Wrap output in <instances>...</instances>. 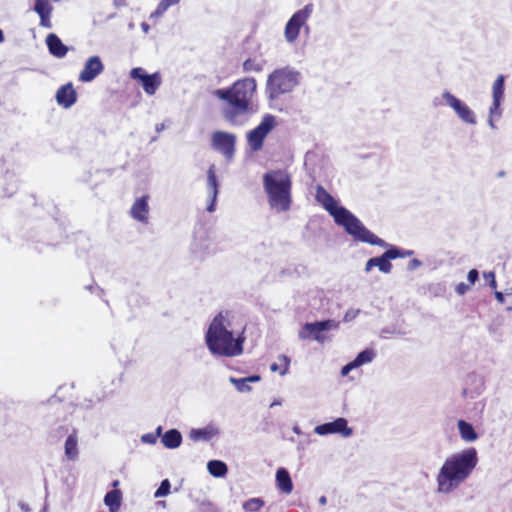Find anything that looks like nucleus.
I'll return each mask as SVG.
<instances>
[{
    "mask_svg": "<svg viewBox=\"0 0 512 512\" xmlns=\"http://www.w3.org/2000/svg\"><path fill=\"white\" fill-rule=\"evenodd\" d=\"M479 462L474 447L448 455L435 474L436 492L449 495L460 488L473 474Z\"/></svg>",
    "mask_w": 512,
    "mask_h": 512,
    "instance_id": "nucleus-1",
    "label": "nucleus"
},
{
    "mask_svg": "<svg viewBox=\"0 0 512 512\" xmlns=\"http://www.w3.org/2000/svg\"><path fill=\"white\" fill-rule=\"evenodd\" d=\"M316 201L333 217L338 226L344 228L355 241L386 247L384 240L368 230L362 222L348 209L338 204L337 200L322 186L316 187Z\"/></svg>",
    "mask_w": 512,
    "mask_h": 512,
    "instance_id": "nucleus-2",
    "label": "nucleus"
},
{
    "mask_svg": "<svg viewBox=\"0 0 512 512\" xmlns=\"http://www.w3.org/2000/svg\"><path fill=\"white\" fill-rule=\"evenodd\" d=\"M256 89V80L247 77L237 80L228 89L215 90L213 95L227 102L223 110L225 119L232 125H243L252 113L251 102Z\"/></svg>",
    "mask_w": 512,
    "mask_h": 512,
    "instance_id": "nucleus-3",
    "label": "nucleus"
},
{
    "mask_svg": "<svg viewBox=\"0 0 512 512\" xmlns=\"http://www.w3.org/2000/svg\"><path fill=\"white\" fill-rule=\"evenodd\" d=\"M232 314L228 311L218 313L210 323L205 341L214 355L235 357L243 352L244 337L232 329Z\"/></svg>",
    "mask_w": 512,
    "mask_h": 512,
    "instance_id": "nucleus-4",
    "label": "nucleus"
},
{
    "mask_svg": "<svg viewBox=\"0 0 512 512\" xmlns=\"http://www.w3.org/2000/svg\"><path fill=\"white\" fill-rule=\"evenodd\" d=\"M268 204L276 212H286L291 206V178L284 170H273L263 176Z\"/></svg>",
    "mask_w": 512,
    "mask_h": 512,
    "instance_id": "nucleus-5",
    "label": "nucleus"
},
{
    "mask_svg": "<svg viewBox=\"0 0 512 512\" xmlns=\"http://www.w3.org/2000/svg\"><path fill=\"white\" fill-rule=\"evenodd\" d=\"M301 74L291 67L274 70L267 78L266 92L270 99L292 92L300 83Z\"/></svg>",
    "mask_w": 512,
    "mask_h": 512,
    "instance_id": "nucleus-6",
    "label": "nucleus"
},
{
    "mask_svg": "<svg viewBox=\"0 0 512 512\" xmlns=\"http://www.w3.org/2000/svg\"><path fill=\"white\" fill-rule=\"evenodd\" d=\"M276 126V118L266 114L260 124L246 134L247 144L251 151L257 152L262 149L264 140Z\"/></svg>",
    "mask_w": 512,
    "mask_h": 512,
    "instance_id": "nucleus-7",
    "label": "nucleus"
},
{
    "mask_svg": "<svg viewBox=\"0 0 512 512\" xmlns=\"http://www.w3.org/2000/svg\"><path fill=\"white\" fill-rule=\"evenodd\" d=\"M312 13V5L308 4L304 8L296 11L292 17L288 20L284 29V37L287 43L293 44L296 42L300 29L305 27L308 29L306 25L309 17Z\"/></svg>",
    "mask_w": 512,
    "mask_h": 512,
    "instance_id": "nucleus-8",
    "label": "nucleus"
},
{
    "mask_svg": "<svg viewBox=\"0 0 512 512\" xmlns=\"http://www.w3.org/2000/svg\"><path fill=\"white\" fill-rule=\"evenodd\" d=\"M445 104L453 110L457 118L464 124L474 126L477 124L476 113L462 100L449 91L442 93Z\"/></svg>",
    "mask_w": 512,
    "mask_h": 512,
    "instance_id": "nucleus-9",
    "label": "nucleus"
},
{
    "mask_svg": "<svg viewBox=\"0 0 512 512\" xmlns=\"http://www.w3.org/2000/svg\"><path fill=\"white\" fill-rule=\"evenodd\" d=\"M129 76L141 85L148 96H153L162 84V76L159 72L148 74L142 67L132 68Z\"/></svg>",
    "mask_w": 512,
    "mask_h": 512,
    "instance_id": "nucleus-10",
    "label": "nucleus"
},
{
    "mask_svg": "<svg viewBox=\"0 0 512 512\" xmlns=\"http://www.w3.org/2000/svg\"><path fill=\"white\" fill-rule=\"evenodd\" d=\"M338 323L334 320H325L314 323H306L299 332L300 339H313L319 343H324L328 338L325 332L338 328Z\"/></svg>",
    "mask_w": 512,
    "mask_h": 512,
    "instance_id": "nucleus-11",
    "label": "nucleus"
},
{
    "mask_svg": "<svg viewBox=\"0 0 512 512\" xmlns=\"http://www.w3.org/2000/svg\"><path fill=\"white\" fill-rule=\"evenodd\" d=\"M212 147L230 160L234 156L236 136L232 133L217 131L212 135Z\"/></svg>",
    "mask_w": 512,
    "mask_h": 512,
    "instance_id": "nucleus-12",
    "label": "nucleus"
},
{
    "mask_svg": "<svg viewBox=\"0 0 512 512\" xmlns=\"http://www.w3.org/2000/svg\"><path fill=\"white\" fill-rule=\"evenodd\" d=\"M314 432L319 436L339 434L345 438L350 437L353 434L352 428L348 426L347 420L343 417H339L332 422L316 426L314 428Z\"/></svg>",
    "mask_w": 512,
    "mask_h": 512,
    "instance_id": "nucleus-13",
    "label": "nucleus"
},
{
    "mask_svg": "<svg viewBox=\"0 0 512 512\" xmlns=\"http://www.w3.org/2000/svg\"><path fill=\"white\" fill-rule=\"evenodd\" d=\"M104 71V64L98 55L89 57L79 73L78 79L83 83L92 82Z\"/></svg>",
    "mask_w": 512,
    "mask_h": 512,
    "instance_id": "nucleus-14",
    "label": "nucleus"
},
{
    "mask_svg": "<svg viewBox=\"0 0 512 512\" xmlns=\"http://www.w3.org/2000/svg\"><path fill=\"white\" fill-rule=\"evenodd\" d=\"M149 197L143 195L137 198L131 208L130 216L137 222L147 225L149 223Z\"/></svg>",
    "mask_w": 512,
    "mask_h": 512,
    "instance_id": "nucleus-15",
    "label": "nucleus"
},
{
    "mask_svg": "<svg viewBox=\"0 0 512 512\" xmlns=\"http://www.w3.org/2000/svg\"><path fill=\"white\" fill-rule=\"evenodd\" d=\"M395 254H392L390 247L379 257L370 258L365 264V272H370L373 267H377L379 271L389 274L392 270L391 260L396 259Z\"/></svg>",
    "mask_w": 512,
    "mask_h": 512,
    "instance_id": "nucleus-16",
    "label": "nucleus"
},
{
    "mask_svg": "<svg viewBox=\"0 0 512 512\" xmlns=\"http://www.w3.org/2000/svg\"><path fill=\"white\" fill-rule=\"evenodd\" d=\"M207 191L210 198L207 211L213 212L215 210V204L218 196V181L214 165H211L207 171Z\"/></svg>",
    "mask_w": 512,
    "mask_h": 512,
    "instance_id": "nucleus-17",
    "label": "nucleus"
},
{
    "mask_svg": "<svg viewBox=\"0 0 512 512\" xmlns=\"http://www.w3.org/2000/svg\"><path fill=\"white\" fill-rule=\"evenodd\" d=\"M76 99L77 94L72 83L61 86L56 92V101L64 108L71 107L76 102Z\"/></svg>",
    "mask_w": 512,
    "mask_h": 512,
    "instance_id": "nucleus-18",
    "label": "nucleus"
},
{
    "mask_svg": "<svg viewBox=\"0 0 512 512\" xmlns=\"http://www.w3.org/2000/svg\"><path fill=\"white\" fill-rule=\"evenodd\" d=\"M34 11L40 17V25L45 28H51V13L53 7L48 0H35Z\"/></svg>",
    "mask_w": 512,
    "mask_h": 512,
    "instance_id": "nucleus-19",
    "label": "nucleus"
},
{
    "mask_svg": "<svg viewBox=\"0 0 512 512\" xmlns=\"http://www.w3.org/2000/svg\"><path fill=\"white\" fill-rule=\"evenodd\" d=\"M46 44L49 52L57 58H63L68 52V47L63 44L61 39L56 34H49L46 37Z\"/></svg>",
    "mask_w": 512,
    "mask_h": 512,
    "instance_id": "nucleus-20",
    "label": "nucleus"
},
{
    "mask_svg": "<svg viewBox=\"0 0 512 512\" xmlns=\"http://www.w3.org/2000/svg\"><path fill=\"white\" fill-rule=\"evenodd\" d=\"M278 490L286 495L293 491V482L289 472L285 468H278L275 475Z\"/></svg>",
    "mask_w": 512,
    "mask_h": 512,
    "instance_id": "nucleus-21",
    "label": "nucleus"
},
{
    "mask_svg": "<svg viewBox=\"0 0 512 512\" xmlns=\"http://www.w3.org/2000/svg\"><path fill=\"white\" fill-rule=\"evenodd\" d=\"M457 428L460 435V438L465 443H472L478 439V434L476 433L473 425L465 420L457 421Z\"/></svg>",
    "mask_w": 512,
    "mask_h": 512,
    "instance_id": "nucleus-22",
    "label": "nucleus"
},
{
    "mask_svg": "<svg viewBox=\"0 0 512 512\" xmlns=\"http://www.w3.org/2000/svg\"><path fill=\"white\" fill-rule=\"evenodd\" d=\"M219 434V430L213 425H208L201 429H192L189 437L193 441H209Z\"/></svg>",
    "mask_w": 512,
    "mask_h": 512,
    "instance_id": "nucleus-23",
    "label": "nucleus"
},
{
    "mask_svg": "<svg viewBox=\"0 0 512 512\" xmlns=\"http://www.w3.org/2000/svg\"><path fill=\"white\" fill-rule=\"evenodd\" d=\"M259 375H252L245 378H234L230 377L229 382L233 384L236 390L240 393H248L251 391L250 383H256L260 381Z\"/></svg>",
    "mask_w": 512,
    "mask_h": 512,
    "instance_id": "nucleus-24",
    "label": "nucleus"
},
{
    "mask_svg": "<svg viewBox=\"0 0 512 512\" xmlns=\"http://www.w3.org/2000/svg\"><path fill=\"white\" fill-rule=\"evenodd\" d=\"M161 442L167 449H176L182 443V435L177 429H170L162 435Z\"/></svg>",
    "mask_w": 512,
    "mask_h": 512,
    "instance_id": "nucleus-25",
    "label": "nucleus"
},
{
    "mask_svg": "<svg viewBox=\"0 0 512 512\" xmlns=\"http://www.w3.org/2000/svg\"><path fill=\"white\" fill-rule=\"evenodd\" d=\"M121 501L122 493L117 489L109 491L104 497V504L108 507L109 512H118L121 507Z\"/></svg>",
    "mask_w": 512,
    "mask_h": 512,
    "instance_id": "nucleus-26",
    "label": "nucleus"
},
{
    "mask_svg": "<svg viewBox=\"0 0 512 512\" xmlns=\"http://www.w3.org/2000/svg\"><path fill=\"white\" fill-rule=\"evenodd\" d=\"M64 450L67 459L75 461L78 458V440L75 434H71L67 437Z\"/></svg>",
    "mask_w": 512,
    "mask_h": 512,
    "instance_id": "nucleus-27",
    "label": "nucleus"
},
{
    "mask_svg": "<svg viewBox=\"0 0 512 512\" xmlns=\"http://www.w3.org/2000/svg\"><path fill=\"white\" fill-rule=\"evenodd\" d=\"M207 470L213 477L222 478L226 476L228 467L223 461L210 460L207 463Z\"/></svg>",
    "mask_w": 512,
    "mask_h": 512,
    "instance_id": "nucleus-28",
    "label": "nucleus"
},
{
    "mask_svg": "<svg viewBox=\"0 0 512 512\" xmlns=\"http://www.w3.org/2000/svg\"><path fill=\"white\" fill-rule=\"evenodd\" d=\"M504 82L503 75H499L492 86V97L494 102H502L504 98Z\"/></svg>",
    "mask_w": 512,
    "mask_h": 512,
    "instance_id": "nucleus-29",
    "label": "nucleus"
},
{
    "mask_svg": "<svg viewBox=\"0 0 512 512\" xmlns=\"http://www.w3.org/2000/svg\"><path fill=\"white\" fill-rule=\"evenodd\" d=\"M376 357V353L373 349H366L360 352L356 358L352 361L356 368L371 363Z\"/></svg>",
    "mask_w": 512,
    "mask_h": 512,
    "instance_id": "nucleus-30",
    "label": "nucleus"
},
{
    "mask_svg": "<svg viewBox=\"0 0 512 512\" xmlns=\"http://www.w3.org/2000/svg\"><path fill=\"white\" fill-rule=\"evenodd\" d=\"M180 0H161L156 10L150 15L151 18L161 17L171 6L178 4Z\"/></svg>",
    "mask_w": 512,
    "mask_h": 512,
    "instance_id": "nucleus-31",
    "label": "nucleus"
},
{
    "mask_svg": "<svg viewBox=\"0 0 512 512\" xmlns=\"http://www.w3.org/2000/svg\"><path fill=\"white\" fill-rule=\"evenodd\" d=\"M264 506V501L261 498L255 497L245 501L242 508L245 512H257Z\"/></svg>",
    "mask_w": 512,
    "mask_h": 512,
    "instance_id": "nucleus-32",
    "label": "nucleus"
},
{
    "mask_svg": "<svg viewBox=\"0 0 512 512\" xmlns=\"http://www.w3.org/2000/svg\"><path fill=\"white\" fill-rule=\"evenodd\" d=\"M263 69V65L253 59H247L243 63L244 72H261Z\"/></svg>",
    "mask_w": 512,
    "mask_h": 512,
    "instance_id": "nucleus-33",
    "label": "nucleus"
},
{
    "mask_svg": "<svg viewBox=\"0 0 512 512\" xmlns=\"http://www.w3.org/2000/svg\"><path fill=\"white\" fill-rule=\"evenodd\" d=\"M170 488H171L170 481L168 479H164L161 482V484L158 487V489L156 490V492L154 494V497L155 498H160V497L167 496L170 493Z\"/></svg>",
    "mask_w": 512,
    "mask_h": 512,
    "instance_id": "nucleus-34",
    "label": "nucleus"
},
{
    "mask_svg": "<svg viewBox=\"0 0 512 512\" xmlns=\"http://www.w3.org/2000/svg\"><path fill=\"white\" fill-rule=\"evenodd\" d=\"M385 243L387 244V246L385 248L389 247V244L387 242H385ZM390 250H391L392 254L397 255L396 259L397 258H406L413 254V251H411V250H401L395 246H390Z\"/></svg>",
    "mask_w": 512,
    "mask_h": 512,
    "instance_id": "nucleus-35",
    "label": "nucleus"
},
{
    "mask_svg": "<svg viewBox=\"0 0 512 512\" xmlns=\"http://www.w3.org/2000/svg\"><path fill=\"white\" fill-rule=\"evenodd\" d=\"M483 277H484V279L488 282L489 286H490L493 290H496V288H497V283H496V279H495V273H494L493 271L484 272V273H483Z\"/></svg>",
    "mask_w": 512,
    "mask_h": 512,
    "instance_id": "nucleus-36",
    "label": "nucleus"
},
{
    "mask_svg": "<svg viewBox=\"0 0 512 512\" xmlns=\"http://www.w3.org/2000/svg\"><path fill=\"white\" fill-rule=\"evenodd\" d=\"M360 312H361L360 309H354V308L348 309L343 317V321L350 322V321L354 320L360 314Z\"/></svg>",
    "mask_w": 512,
    "mask_h": 512,
    "instance_id": "nucleus-37",
    "label": "nucleus"
},
{
    "mask_svg": "<svg viewBox=\"0 0 512 512\" xmlns=\"http://www.w3.org/2000/svg\"><path fill=\"white\" fill-rule=\"evenodd\" d=\"M501 102H494L492 103V106L489 109V116L491 117H500L501 116V109H500Z\"/></svg>",
    "mask_w": 512,
    "mask_h": 512,
    "instance_id": "nucleus-38",
    "label": "nucleus"
},
{
    "mask_svg": "<svg viewBox=\"0 0 512 512\" xmlns=\"http://www.w3.org/2000/svg\"><path fill=\"white\" fill-rule=\"evenodd\" d=\"M141 441L146 444H155L157 442V434L146 433L141 436Z\"/></svg>",
    "mask_w": 512,
    "mask_h": 512,
    "instance_id": "nucleus-39",
    "label": "nucleus"
},
{
    "mask_svg": "<svg viewBox=\"0 0 512 512\" xmlns=\"http://www.w3.org/2000/svg\"><path fill=\"white\" fill-rule=\"evenodd\" d=\"M479 273L476 269H472L468 272L467 279L469 281V285H474L475 282L478 280Z\"/></svg>",
    "mask_w": 512,
    "mask_h": 512,
    "instance_id": "nucleus-40",
    "label": "nucleus"
},
{
    "mask_svg": "<svg viewBox=\"0 0 512 512\" xmlns=\"http://www.w3.org/2000/svg\"><path fill=\"white\" fill-rule=\"evenodd\" d=\"M470 288V285H467L465 283H459L456 288H455V291L459 294V295H464Z\"/></svg>",
    "mask_w": 512,
    "mask_h": 512,
    "instance_id": "nucleus-41",
    "label": "nucleus"
},
{
    "mask_svg": "<svg viewBox=\"0 0 512 512\" xmlns=\"http://www.w3.org/2000/svg\"><path fill=\"white\" fill-rule=\"evenodd\" d=\"M280 360H282L283 362H285V367L283 368V370L280 372V374L282 376L286 375L288 370H289V364H290V359L286 356V355H281L279 357Z\"/></svg>",
    "mask_w": 512,
    "mask_h": 512,
    "instance_id": "nucleus-42",
    "label": "nucleus"
},
{
    "mask_svg": "<svg viewBox=\"0 0 512 512\" xmlns=\"http://www.w3.org/2000/svg\"><path fill=\"white\" fill-rule=\"evenodd\" d=\"M353 369H356L354 363L351 361L349 362L348 364H346L345 366L342 367L341 369V375L342 376H347L349 374L350 371H352Z\"/></svg>",
    "mask_w": 512,
    "mask_h": 512,
    "instance_id": "nucleus-43",
    "label": "nucleus"
},
{
    "mask_svg": "<svg viewBox=\"0 0 512 512\" xmlns=\"http://www.w3.org/2000/svg\"><path fill=\"white\" fill-rule=\"evenodd\" d=\"M422 265L421 261L418 260V259H412L409 263H408V270L412 271V270H415L417 268H419L420 266Z\"/></svg>",
    "mask_w": 512,
    "mask_h": 512,
    "instance_id": "nucleus-44",
    "label": "nucleus"
},
{
    "mask_svg": "<svg viewBox=\"0 0 512 512\" xmlns=\"http://www.w3.org/2000/svg\"><path fill=\"white\" fill-rule=\"evenodd\" d=\"M495 298L499 303H504V295L502 292L495 290Z\"/></svg>",
    "mask_w": 512,
    "mask_h": 512,
    "instance_id": "nucleus-45",
    "label": "nucleus"
},
{
    "mask_svg": "<svg viewBox=\"0 0 512 512\" xmlns=\"http://www.w3.org/2000/svg\"><path fill=\"white\" fill-rule=\"evenodd\" d=\"M116 7H124L127 4V0H113Z\"/></svg>",
    "mask_w": 512,
    "mask_h": 512,
    "instance_id": "nucleus-46",
    "label": "nucleus"
},
{
    "mask_svg": "<svg viewBox=\"0 0 512 512\" xmlns=\"http://www.w3.org/2000/svg\"><path fill=\"white\" fill-rule=\"evenodd\" d=\"M493 118H494V117H491V116H489V117H488V125H489L492 129H495V128H496V126H495V124H494Z\"/></svg>",
    "mask_w": 512,
    "mask_h": 512,
    "instance_id": "nucleus-47",
    "label": "nucleus"
},
{
    "mask_svg": "<svg viewBox=\"0 0 512 512\" xmlns=\"http://www.w3.org/2000/svg\"><path fill=\"white\" fill-rule=\"evenodd\" d=\"M281 404H282L281 399H276V400H274V401L270 404V407L280 406Z\"/></svg>",
    "mask_w": 512,
    "mask_h": 512,
    "instance_id": "nucleus-48",
    "label": "nucleus"
},
{
    "mask_svg": "<svg viewBox=\"0 0 512 512\" xmlns=\"http://www.w3.org/2000/svg\"><path fill=\"white\" fill-rule=\"evenodd\" d=\"M141 28H142L144 33H148V31L150 29V27H149V25L147 23H142L141 24Z\"/></svg>",
    "mask_w": 512,
    "mask_h": 512,
    "instance_id": "nucleus-49",
    "label": "nucleus"
},
{
    "mask_svg": "<svg viewBox=\"0 0 512 512\" xmlns=\"http://www.w3.org/2000/svg\"><path fill=\"white\" fill-rule=\"evenodd\" d=\"M162 433V427L158 426L154 432V434H157V439L161 436Z\"/></svg>",
    "mask_w": 512,
    "mask_h": 512,
    "instance_id": "nucleus-50",
    "label": "nucleus"
},
{
    "mask_svg": "<svg viewBox=\"0 0 512 512\" xmlns=\"http://www.w3.org/2000/svg\"><path fill=\"white\" fill-rule=\"evenodd\" d=\"M327 503V498L325 496H321L319 498V504L320 505H325Z\"/></svg>",
    "mask_w": 512,
    "mask_h": 512,
    "instance_id": "nucleus-51",
    "label": "nucleus"
},
{
    "mask_svg": "<svg viewBox=\"0 0 512 512\" xmlns=\"http://www.w3.org/2000/svg\"><path fill=\"white\" fill-rule=\"evenodd\" d=\"M278 369H279V367H278V365L276 363L271 364L270 370L272 372H276V371H278Z\"/></svg>",
    "mask_w": 512,
    "mask_h": 512,
    "instance_id": "nucleus-52",
    "label": "nucleus"
},
{
    "mask_svg": "<svg viewBox=\"0 0 512 512\" xmlns=\"http://www.w3.org/2000/svg\"><path fill=\"white\" fill-rule=\"evenodd\" d=\"M293 432L300 435L301 434V430L299 428L298 425H295L293 428H292Z\"/></svg>",
    "mask_w": 512,
    "mask_h": 512,
    "instance_id": "nucleus-53",
    "label": "nucleus"
},
{
    "mask_svg": "<svg viewBox=\"0 0 512 512\" xmlns=\"http://www.w3.org/2000/svg\"><path fill=\"white\" fill-rule=\"evenodd\" d=\"M3 41H4V36H3L2 30L0 29V43H2Z\"/></svg>",
    "mask_w": 512,
    "mask_h": 512,
    "instance_id": "nucleus-54",
    "label": "nucleus"
},
{
    "mask_svg": "<svg viewBox=\"0 0 512 512\" xmlns=\"http://www.w3.org/2000/svg\"><path fill=\"white\" fill-rule=\"evenodd\" d=\"M21 508H22V510H23V511H25V512H28V511H29L28 507H27L26 505H24V504H22V505H21Z\"/></svg>",
    "mask_w": 512,
    "mask_h": 512,
    "instance_id": "nucleus-55",
    "label": "nucleus"
},
{
    "mask_svg": "<svg viewBox=\"0 0 512 512\" xmlns=\"http://www.w3.org/2000/svg\"><path fill=\"white\" fill-rule=\"evenodd\" d=\"M118 485H119V481L118 480L113 482V487H117Z\"/></svg>",
    "mask_w": 512,
    "mask_h": 512,
    "instance_id": "nucleus-56",
    "label": "nucleus"
},
{
    "mask_svg": "<svg viewBox=\"0 0 512 512\" xmlns=\"http://www.w3.org/2000/svg\"><path fill=\"white\" fill-rule=\"evenodd\" d=\"M6 193H7V194H12V193H13V190H12V189H8V190L6 191Z\"/></svg>",
    "mask_w": 512,
    "mask_h": 512,
    "instance_id": "nucleus-57",
    "label": "nucleus"
},
{
    "mask_svg": "<svg viewBox=\"0 0 512 512\" xmlns=\"http://www.w3.org/2000/svg\"><path fill=\"white\" fill-rule=\"evenodd\" d=\"M159 504H161V506H165V501H160Z\"/></svg>",
    "mask_w": 512,
    "mask_h": 512,
    "instance_id": "nucleus-58",
    "label": "nucleus"
},
{
    "mask_svg": "<svg viewBox=\"0 0 512 512\" xmlns=\"http://www.w3.org/2000/svg\"><path fill=\"white\" fill-rule=\"evenodd\" d=\"M507 294H508V295H511V294H512V289H511V290H509V291H507Z\"/></svg>",
    "mask_w": 512,
    "mask_h": 512,
    "instance_id": "nucleus-59",
    "label": "nucleus"
}]
</instances>
